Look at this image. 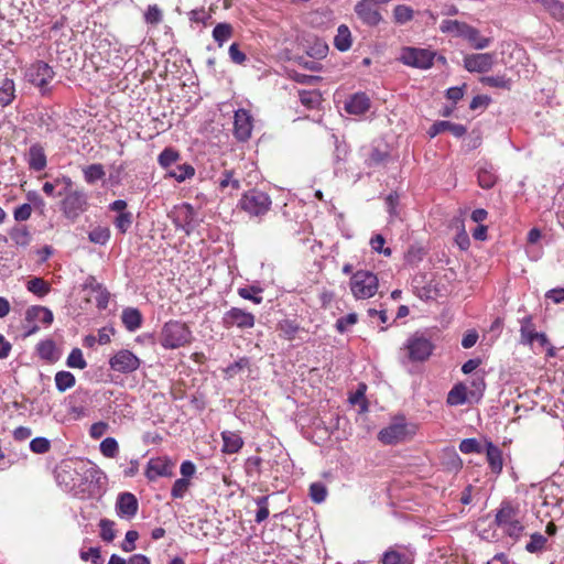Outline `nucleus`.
Here are the masks:
<instances>
[{"label": "nucleus", "instance_id": "f257e3e1", "mask_svg": "<svg viewBox=\"0 0 564 564\" xmlns=\"http://www.w3.org/2000/svg\"><path fill=\"white\" fill-rule=\"evenodd\" d=\"M106 479V474L91 462H80L73 469L65 466L57 473L58 482L74 495L91 491L93 487L101 486Z\"/></svg>", "mask_w": 564, "mask_h": 564}, {"label": "nucleus", "instance_id": "f03ea898", "mask_svg": "<svg viewBox=\"0 0 564 564\" xmlns=\"http://www.w3.org/2000/svg\"><path fill=\"white\" fill-rule=\"evenodd\" d=\"M191 328L183 322H166L159 335V343L165 349H177L185 347L193 341Z\"/></svg>", "mask_w": 564, "mask_h": 564}, {"label": "nucleus", "instance_id": "7ed1b4c3", "mask_svg": "<svg viewBox=\"0 0 564 564\" xmlns=\"http://www.w3.org/2000/svg\"><path fill=\"white\" fill-rule=\"evenodd\" d=\"M519 510L510 502H502L496 514V523L502 531L514 539L520 538L524 527L518 519Z\"/></svg>", "mask_w": 564, "mask_h": 564}, {"label": "nucleus", "instance_id": "20e7f679", "mask_svg": "<svg viewBox=\"0 0 564 564\" xmlns=\"http://www.w3.org/2000/svg\"><path fill=\"white\" fill-rule=\"evenodd\" d=\"M350 290L356 299H369L378 291V278L370 271H357L351 275Z\"/></svg>", "mask_w": 564, "mask_h": 564}, {"label": "nucleus", "instance_id": "39448f33", "mask_svg": "<svg viewBox=\"0 0 564 564\" xmlns=\"http://www.w3.org/2000/svg\"><path fill=\"white\" fill-rule=\"evenodd\" d=\"M414 432V426L409 425L404 419H395L378 433V440L386 445H392L404 442L412 436Z\"/></svg>", "mask_w": 564, "mask_h": 564}, {"label": "nucleus", "instance_id": "423d86ee", "mask_svg": "<svg viewBox=\"0 0 564 564\" xmlns=\"http://www.w3.org/2000/svg\"><path fill=\"white\" fill-rule=\"evenodd\" d=\"M474 389H468L465 384H456L447 395V403L451 405H462L464 403L478 402L485 389L482 379L473 381Z\"/></svg>", "mask_w": 564, "mask_h": 564}, {"label": "nucleus", "instance_id": "0eeeda50", "mask_svg": "<svg viewBox=\"0 0 564 564\" xmlns=\"http://www.w3.org/2000/svg\"><path fill=\"white\" fill-rule=\"evenodd\" d=\"M435 57L436 53L432 50L406 46L401 50L399 59L406 66L429 69Z\"/></svg>", "mask_w": 564, "mask_h": 564}, {"label": "nucleus", "instance_id": "6e6552de", "mask_svg": "<svg viewBox=\"0 0 564 564\" xmlns=\"http://www.w3.org/2000/svg\"><path fill=\"white\" fill-rule=\"evenodd\" d=\"M242 210L250 216H262L267 214L271 207V198L261 191H249L245 193L239 202Z\"/></svg>", "mask_w": 564, "mask_h": 564}, {"label": "nucleus", "instance_id": "1a4fd4ad", "mask_svg": "<svg viewBox=\"0 0 564 564\" xmlns=\"http://www.w3.org/2000/svg\"><path fill=\"white\" fill-rule=\"evenodd\" d=\"M404 348L411 361H424L432 355L434 345L423 333L416 332L406 339Z\"/></svg>", "mask_w": 564, "mask_h": 564}, {"label": "nucleus", "instance_id": "9d476101", "mask_svg": "<svg viewBox=\"0 0 564 564\" xmlns=\"http://www.w3.org/2000/svg\"><path fill=\"white\" fill-rule=\"evenodd\" d=\"M65 197L62 200V212L66 218L75 220L88 207L87 195L84 191L68 189L64 193Z\"/></svg>", "mask_w": 564, "mask_h": 564}, {"label": "nucleus", "instance_id": "9b49d317", "mask_svg": "<svg viewBox=\"0 0 564 564\" xmlns=\"http://www.w3.org/2000/svg\"><path fill=\"white\" fill-rule=\"evenodd\" d=\"M109 366L116 372L131 373L140 368L141 360L132 351L120 349L110 357Z\"/></svg>", "mask_w": 564, "mask_h": 564}, {"label": "nucleus", "instance_id": "f8f14e48", "mask_svg": "<svg viewBox=\"0 0 564 564\" xmlns=\"http://www.w3.org/2000/svg\"><path fill=\"white\" fill-rule=\"evenodd\" d=\"M256 318L252 313L238 307H231L223 317V324L226 328H230L232 326H237L241 329L252 328Z\"/></svg>", "mask_w": 564, "mask_h": 564}, {"label": "nucleus", "instance_id": "ddd939ff", "mask_svg": "<svg viewBox=\"0 0 564 564\" xmlns=\"http://www.w3.org/2000/svg\"><path fill=\"white\" fill-rule=\"evenodd\" d=\"M494 53H475L464 57V67L470 73L489 72L495 64Z\"/></svg>", "mask_w": 564, "mask_h": 564}, {"label": "nucleus", "instance_id": "4468645a", "mask_svg": "<svg viewBox=\"0 0 564 564\" xmlns=\"http://www.w3.org/2000/svg\"><path fill=\"white\" fill-rule=\"evenodd\" d=\"M377 0H360L355 6L357 17L367 25L376 26L382 21V15L376 7Z\"/></svg>", "mask_w": 564, "mask_h": 564}, {"label": "nucleus", "instance_id": "2eb2a0df", "mask_svg": "<svg viewBox=\"0 0 564 564\" xmlns=\"http://www.w3.org/2000/svg\"><path fill=\"white\" fill-rule=\"evenodd\" d=\"M234 134L239 141L250 139L253 129V118L246 109H238L234 117Z\"/></svg>", "mask_w": 564, "mask_h": 564}, {"label": "nucleus", "instance_id": "dca6fc26", "mask_svg": "<svg viewBox=\"0 0 564 564\" xmlns=\"http://www.w3.org/2000/svg\"><path fill=\"white\" fill-rule=\"evenodd\" d=\"M174 463L166 457L152 458L148 463L145 475L150 480L173 476Z\"/></svg>", "mask_w": 564, "mask_h": 564}, {"label": "nucleus", "instance_id": "f3484780", "mask_svg": "<svg viewBox=\"0 0 564 564\" xmlns=\"http://www.w3.org/2000/svg\"><path fill=\"white\" fill-rule=\"evenodd\" d=\"M139 503L131 492H122L116 501V512L121 519L131 520L138 512Z\"/></svg>", "mask_w": 564, "mask_h": 564}, {"label": "nucleus", "instance_id": "a211bd4d", "mask_svg": "<svg viewBox=\"0 0 564 564\" xmlns=\"http://www.w3.org/2000/svg\"><path fill=\"white\" fill-rule=\"evenodd\" d=\"M29 80L37 86L45 87L54 77L53 69L44 62H36L28 70Z\"/></svg>", "mask_w": 564, "mask_h": 564}, {"label": "nucleus", "instance_id": "6ab92c4d", "mask_svg": "<svg viewBox=\"0 0 564 564\" xmlns=\"http://www.w3.org/2000/svg\"><path fill=\"white\" fill-rule=\"evenodd\" d=\"M175 214L174 221L176 226L181 227L186 235H189L196 225V212L194 207L189 204H183L176 209Z\"/></svg>", "mask_w": 564, "mask_h": 564}, {"label": "nucleus", "instance_id": "aec40b11", "mask_svg": "<svg viewBox=\"0 0 564 564\" xmlns=\"http://www.w3.org/2000/svg\"><path fill=\"white\" fill-rule=\"evenodd\" d=\"M370 108V100L364 93L350 96L345 102V110L351 115H362Z\"/></svg>", "mask_w": 564, "mask_h": 564}, {"label": "nucleus", "instance_id": "412c9836", "mask_svg": "<svg viewBox=\"0 0 564 564\" xmlns=\"http://www.w3.org/2000/svg\"><path fill=\"white\" fill-rule=\"evenodd\" d=\"M26 162L31 170L42 171L46 166L44 149L39 143L32 144L26 153Z\"/></svg>", "mask_w": 564, "mask_h": 564}, {"label": "nucleus", "instance_id": "4be33fe9", "mask_svg": "<svg viewBox=\"0 0 564 564\" xmlns=\"http://www.w3.org/2000/svg\"><path fill=\"white\" fill-rule=\"evenodd\" d=\"M445 131L451 132L456 138H460L466 133L467 129L463 124L453 123L449 121H438V122H435L431 127L429 134L431 138H434L438 133H442Z\"/></svg>", "mask_w": 564, "mask_h": 564}, {"label": "nucleus", "instance_id": "5701e85b", "mask_svg": "<svg viewBox=\"0 0 564 564\" xmlns=\"http://www.w3.org/2000/svg\"><path fill=\"white\" fill-rule=\"evenodd\" d=\"M25 319L28 322H39L44 325H51L53 322V313L45 306L34 305L26 310Z\"/></svg>", "mask_w": 564, "mask_h": 564}, {"label": "nucleus", "instance_id": "b1692460", "mask_svg": "<svg viewBox=\"0 0 564 564\" xmlns=\"http://www.w3.org/2000/svg\"><path fill=\"white\" fill-rule=\"evenodd\" d=\"M469 24L463 21L458 20H443L440 24V31L445 34H449L455 37H462L464 39L468 29Z\"/></svg>", "mask_w": 564, "mask_h": 564}, {"label": "nucleus", "instance_id": "393cba45", "mask_svg": "<svg viewBox=\"0 0 564 564\" xmlns=\"http://www.w3.org/2000/svg\"><path fill=\"white\" fill-rule=\"evenodd\" d=\"M486 456L491 471L496 475H499L503 468L501 449L498 446L494 445L491 442H489L487 443Z\"/></svg>", "mask_w": 564, "mask_h": 564}, {"label": "nucleus", "instance_id": "a878e982", "mask_svg": "<svg viewBox=\"0 0 564 564\" xmlns=\"http://www.w3.org/2000/svg\"><path fill=\"white\" fill-rule=\"evenodd\" d=\"M221 438L223 452L226 454H236L241 449L243 445L241 436L236 432L224 431L221 433Z\"/></svg>", "mask_w": 564, "mask_h": 564}, {"label": "nucleus", "instance_id": "bb28decb", "mask_svg": "<svg viewBox=\"0 0 564 564\" xmlns=\"http://www.w3.org/2000/svg\"><path fill=\"white\" fill-rule=\"evenodd\" d=\"M520 341L523 345H532L539 332L535 330L532 316H525L520 321Z\"/></svg>", "mask_w": 564, "mask_h": 564}, {"label": "nucleus", "instance_id": "cd10ccee", "mask_svg": "<svg viewBox=\"0 0 564 564\" xmlns=\"http://www.w3.org/2000/svg\"><path fill=\"white\" fill-rule=\"evenodd\" d=\"M464 40H466L475 50H484L491 43L489 37L482 36L480 32L471 25L469 26Z\"/></svg>", "mask_w": 564, "mask_h": 564}, {"label": "nucleus", "instance_id": "c85d7f7f", "mask_svg": "<svg viewBox=\"0 0 564 564\" xmlns=\"http://www.w3.org/2000/svg\"><path fill=\"white\" fill-rule=\"evenodd\" d=\"M121 319L126 328L130 332L140 328L142 323L141 313L137 308H126L122 312Z\"/></svg>", "mask_w": 564, "mask_h": 564}, {"label": "nucleus", "instance_id": "c756f323", "mask_svg": "<svg viewBox=\"0 0 564 564\" xmlns=\"http://www.w3.org/2000/svg\"><path fill=\"white\" fill-rule=\"evenodd\" d=\"M393 22L398 25L406 24L414 18V10L406 4H398L392 10Z\"/></svg>", "mask_w": 564, "mask_h": 564}, {"label": "nucleus", "instance_id": "7c9ffc66", "mask_svg": "<svg viewBox=\"0 0 564 564\" xmlns=\"http://www.w3.org/2000/svg\"><path fill=\"white\" fill-rule=\"evenodd\" d=\"M334 44L336 48H338L341 52H345L350 48L351 46V34L346 25H339L337 29V34L334 39Z\"/></svg>", "mask_w": 564, "mask_h": 564}, {"label": "nucleus", "instance_id": "2f4dec72", "mask_svg": "<svg viewBox=\"0 0 564 564\" xmlns=\"http://www.w3.org/2000/svg\"><path fill=\"white\" fill-rule=\"evenodd\" d=\"M26 290L39 297H43L51 291V285L48 282L44 281L42 278H31L26 282Z\"/></svg>", "mask_w": 564, "mask_h": 564}, {"label": "nucleus", "instance_id": "473e14b6", "mask_svg": "<svg viewBox=\"0 0 564 564\" xmlns=\"http://www.w3.org/2000/svg\"><path fill=\"white\" fill-rule=\"evenodd\" d=\"M11 240L22 247H26L31 242V234L25 226H17L10 230Z\"/></svg>", "mask_w": 564, "mask_h": 564}, {"label": "nucleus", "instance_id": "72a5a7b5", "mask_svg": "<svg viewBox=\"0 0 564 564\" xmlns=\"http://www.w3.org/2000/svg\"><path fill=\"white\" fill-rule=\"evenodd\" d=\"M534 2L541 4L555 19L564 20V4L558 0H534Z\"/></svg>", "mask_w": 564, "mask_h": 564}, {"label": "nucleus", "instance_id": "f704fd0d", "mask_svg": "<svg viewBox=\"0 0 564 564\" xmlns=\"http://www.w3.org/2000/svg\"><path fill=\"white\" fill-rule=\"evenodd\" d=\"M232 32V26L229 23H218L213 30V37L219 46H223L231 37Z\"/></svg>", "mask_w": 564, "mask_h": 564}, {"label": "nucleus", "instance_id": "c9c22d12", "mask_svg": "<svg viewBox=\"0 0 564 564\" xmlns=\"http://www.w3.org/2000/svg\"><path fill=\"white\" fill-rule=\"evenodd\" d=\"M75 382V377L69 371H58L55 375V384L59 392H65L66 390L73 388Z\"/></svg>", "mask_w": 564, "mask_h": 564}, {"label": "nucleus", "instance_id": "e433bc0d", "mask_svg": "<svg viewBox=\"0 0 564 564\" xmlns=\"http://www.w3.org/2000/svg\"><path fill=\"white\" fill-rule=\"evenodd\" d=\"M84 178L88 184L101 180L105 175V169L101 164H90L83 169Z\"/></svg>", "mask_w": 564, "mask_h": 564}, {"label": "nucleus", "instance_id": "4c0bfd02", "mask_svg": "<svg viewBox=\"0 0 564 564\" xmlns=\"http://www.w3.org/2000/svg\"><path fill=\"white\" fill-rule=\"evenodd\" d=\"M14 83L6 78L0 87V106L6 107L14 99Z\"/></svg>", "mask_w": 564, "mask_h": 564}, {"label": "nucleus", "instance_id": "58836bf2", "mask_svg": "<svg viewBox=\"0 0 564 564\" xmlns=\"http://www.w3.org/2000/svg\"><path fill=\"white\" fill-rule=\"evenodd\" d=\"M547 539L541 533H533L530 535V541L525 545V551L529 553H539L545 549Z\"/></svg>", "mask_w": 564, "mask_h": 564}, {"label": "nucleus", "instance_id": "ea45409f", "mask_svg": "<svg viewBox=\"0 0 564 564\" xmlns=\"http://www.w3.org/2000/svg\"><path fill=\"white\" fill-rule=\"evenodd\" d=\"M261 292H262V290L260 288H257L253 285L239 288L237 290V293L240 297H242L245 300H249V301L253 302L254 304L262 303L263 297L260 295Z\"/></svg>", "mask_w": 564, "mask_h": 564}, {"label": "nucleus", "instance_id": "a19ab883", "mask_svg": "<svg viewBox=\"0 0 564 564\" xmlns=\"http://www.w3.org/2000/svg\"><path fill=\"white\" fill-rule=\"evenodd\" d=\"M133 223V215L130 212L118 214L113 219V225L120 234H126Z\"/></svg>", "mask_w": 564, "mask_h": 564}, {"label": "nucleus", "instance_id": "79ce46f5", "mask_svg": "<svg viewBox=\"0 0 564 564\" xmlns=\"http://www.w3.org/2000/svg\"><path fill=\"white\" fill-rule=\"evenodd\" d=\"M178 159H180V153L176 150H174L172 148H166L160 153V155L158 158V162L162 167L167 169L171 165H173L175 162H177Z\"/></svg>", "mask_w": 564, "mask_h": 564}, {"label": "nucleus", "instance_id": "37998d69", "mask_svg": "<svg viewBox=\"0 0 564 564\" xmlns=\"http://www.w3.org/2000/svg\"><path fill=\"white\" fill-rule=\"evenodd\" d=\"M88 238L94 243L106 245L110 238V230L108 227H96L89 231Z\"/></svg>", "mask_w": 564, "mask_h": 564}, {"label": "nucleus", "instance_id": "c03bdc74", "mask_svg": "<svg viewBox=\"0 0 564 564\" xmlns=\"http://www.w3.org/2000/svg\"><path fill=\"white\" fill-rule=\"evenodd\" d=\"M195 170L189 164L178 165L176 169L169 172V176L175 178L177 182H183L186 178L194 176Z\"/></svg>", "mask_w": 564, "mask_h": 564}, {"label": "nucleus", "instance_id": "a18cd8bd", "mask_svg": "<svg viewBox=\"0 0 564 564\" xmlns=\"http://www.w3.org/2000/svg\"><path fill=\"white\" fill-rule=\"evenodd\" d=\"M100 452L106 457H109V458L116 457L119 452L118 442L113 437H106L100 443Z\"/></svg>", "mask_w": 564, "mask_h": 564}, {"label": "nucleus", "instance_id": "49530a36", "mask_svg": "<svg viewBox=\"0 0 564 564\" xmlns=\"http://www.w3.org/2000/svg\"><path fill=\"white\" fill-rule=\"evenodd\" d=\"M100 538L106 542H111L116 538L115 522L109 519H101L99 522Z\"/></svg>", "mask_w": 564, "mask_h": 564}, {"label": "nucleus", "instance_id": "de8ad7c7", "mask_svg": "<svg viewBox=\"0 0 564 564\" xmlns=\"http://www.w3.org/2000/svg\"><path fill=\"white\" fill-rule=\"evenodd\" d=\"M310 496L311 499L316 503L324 502L327 497L326 486L322 482H313L310 486Z\"/></svg>", "mask_w": 564, "mask_h": 564}, {"label": "nucleus", "instance_id": "09e8293b", "mask_svg": "<svg viewBox=\"0 0 564 564\" xmlns=\"http://www.w3.org/2000/svg\"><path fill=\"white\" fill-rule=\"evenodd\" d=\"M67 366L70 368L84 369L87 366L83 352L79 348H74L67 357Z\"/></svg>", "mask_w": 564, "mask_h": 564}, {"label": "nucleus", "instance_id": "8fccbe9b", "mask_svg": "<svg viewBox=\"0 0 564 564\" xmlns=\"http://www.w3.org/2000/svg\"><path fill=\"white\" fill-rule=\"evenodd\" d=\"M144 20L148 24L156 25L163 20L162 10L158 4H151L144 12Z\"/></svg>", "mask_w": 564, "mask_h": 564}, {"label": "nucleus", "instance_id": "3c124183", "mask_svg": "<svg viewBox=\"0 0 564 564\" xmlns=\"http://www.w3.org/2000/svg\"><path fill=\"white\" fill-rule=\"evenodd\" d=\"M497 177L491 170L480 169L478 171V184L482 188H491L496 184Z\"/></svg>", "mask_w": 564, "mask_h": 564}, {"label": "nucleus", "instance_id": "603ef678", "mask_svg": "<svg viewBox=\"0 0 564 564\" xmlns=\"http://www.w3.org/2000/svg\"><path fill=\"white\" fill-rule=\"evenodd\" d=\"M37 351L42 359H55V344L52 340H44L37 345Z\"/></svg>", "mask_w": 564, "mask_h": 564}, {"label": "nucleus", "instance_id": "864d4df0", "mask_svg": "<svg viewBox=\"0 0 564 564\" xmlns=\"http://www.w3.org/2000/svg\"><path fill=\"white\" fill-rule=\"evenodd\" d=\"M382 564H409V560L404 554L389 550L383 554Z\"/></svg>", "mask_w": 564, "mask_h": 564}, {"label": "nucleus", "instance_id": "5fc2aeb1", "mask_svg": "<svg viewBox=\"0 0 564 564\" xmlns=\"http://www.w3.org/2000/svg\"><path fill=\"white\" fill-rule=\"evenodd\" d=\"M189 485H191V481L185 478H180V479L175 480V482L172 487V490H171L172 497L175 499H182L185 496V494L187 492Z\"/></svg>", "mask_w": 564, "mask_h": 564}, {"label": "nucleus", "instance_id": "6e6d98bb", "mask_svg": "<svg viewBox=\"0 0 564 564\" xmlns=\"http://www.w3.org/2000/svg\"><path fill=\"white\" fill-rule=\"evenodd\" d=\"M301 102L308 107V108H315L321 102V94L313 90V91H302L300 94Z\"/></svg>", "mask_w": 564, "mask_h": 564}, {"label": "nucleus", "instance_id": "4d7b16f0", "mask_svg": "<svg viewBox=\"0 0 564 564\" xmlns=\"http://www.w3.org/2000/svg\"><path fill=\"white\" fill-rule=\"evenodd\" d=\"M365 391H366V386L361 384V386H359L357 391L349 397V401L351 404L360 405V412L368 411V404H367V401L365 400Z\"/></svg>", "mask_w": 564, "mask_h": 564}, {"label": "nucleus", "instance_id": "13d9d810", "mask_svg": "<svg viewBox=\"0 0 564 564\" xmlns=\"http://www.w3.org/2000/svg\"><path fill=\"white\" fill-rule=\"evenodd\" d=\"M30 448L33 453L44 454L47 453L51 448V443L45 437H35L30 443Z\"/></svg>", "mask_w": 564, "mask_h": 564}, {"label": "nucleus", "instance_id": "bf43d9fd", "mask_svg": "<svg viewBox=\"0 0 564 564\" xmlns=\"http://www.w3.org/2000/svg\"><path fill=\"white\" fill-rule=\"evenodd\" d=\"M480 82L490 87L509 88V80L505 76H485Z\"/></svg>", "mask_w": 564, "mask_h": 564}, {"label": "nucleus", "instance_id": "052dcab7", "mask_svg": "<svg viewBox=\"0 0 564 564\" xmlns=\"http://www.w3.org/2000/svg\"><path fill=\"white\" fill-rule=\"evenodd\" d=\"M279 329L285 338L291 339L297 333L299 327L294 322L290 319H283L279 323Z\"/></svg>", "mask_w": 564, "mask_h": 564}, {"label": "nucleus", "instance_id": "680f3d73", "mask_svg": "<svg viewBox=\"0 0 564 564\" xmlns=\"http://www.w3.org/2000/svg\"><path fill=\"white\" fill-rule=\"evenodd\" d=\"M257 505L259 509L256 514V521L261 523L269 517L268 497H259L257 499Z\"/></svg>", "mask_w": 564, "mask_h": 564}, {"label": "nucleus", "instance_id": "e2e57ef3", "mask_svg": "<svg viewBox=\"0 0 564 564\" xmlns=\"http://www.w3.org/2000/svg\"><path fill=\"white\" fill-rule=\"evenodd\" d=\"M357 314L350 313L336 322V328L339 333H345L349 326H352L357 323Z\"/></svg>", "mask_w": 564, "mask_h": 564}, {"label": "nucleus", "instance_id": "0e129e2a", "mask_svg": "<svg viewBox=\"0 0 564 564\" xmlns=\"http://www.w3.org/2000/svg\"><path fill=\"white\" fill-rule=\"evenodd\" d=\"M384 242L386 240L382 235H376L371 238L370 246L376 252L383 253L384 256L389 257L391 254V249L383 248Z\"/></svg>", "mask_w": 564, "mask_h": 564}, {"label": "nucleus", "instance_id": "69168bd1", "mask_svg": "<svg viewBox=\"0 0 564 564\" xmlns=\"http://www.w3.org/2000/svg\"><path fill=\"white\" fill-rule=\"evenodd\" d=\"M459 451L464 454L480 453V445L475 438L463 440L459 444Z\"/></svg>", "mask_w": 564, "mask_h": 564}, {"label": "nucleus", "instance_id": "338daca9", "mask_svg": "<svg viewBox=\"0 0 564 564\" xmlns=\"http://www.w3.org/2000/svg\"><path fill=\"white\" fill-rule=\"evenodd\" d=\"M139 538V533L134 530H130L126 533V538L121 544V549L124 552H132L135 549V541Z\"/></svg>", "mask_w": 564, "mask_h": 564}, {"label": "nucleus", "instance_id": "774afa93", "mask_svg": "<svg viewBox=\"0 0 564 564\" xmlns=\"http://www.w3.org/2000/svg\"><path fill=\"white\" fill-rule=\"evenodd\" d=\"M231 186L234 189H239L240 183L237 178H234L231 171H225L223 177L219 181V187L225 189L228 186Z\"/></svg>", "mask_w": 564, "mask_h": 564}]
</instances>
